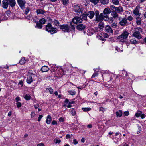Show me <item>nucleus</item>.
I'll return each instance as SVG.
<instances>
[{
	"label": "nucleus",
	"instance_id": "34",
	"mask_svg": "<svg viewBox=\"0 0 146 146\" xmlns=\"http://www.w3.org/2000/svg\"><path fill=\"white\" fill-rule=\"evenodd\" d=\"M46 90L47 92H49L50 94H52L53 93V90L51 87L46 88Z\"/></svg>",
	"mask_w": 146,
	"mask_h": 146
},
{
	"label": "nucleus",
	"instance_id": "44",
	"mask_svg": "<svg viewBox=\"0 0 146 146\" xmlns=\"http://www.w3.org/2000/svg\"><path fill=\"white\" fill-rule=\"evenodd\" d=\"M54 24L56 26H59V22L56 20H54V21H53Z\"/></svg>",
	"mask_w": 146,
	"mask_h": 146
},
{
	"label": "nucleus",
	"instance_id": "6",
	"mask_svg": "<svg viewBox=\"0 0 146 146\" xmlns=\"http://www.w3.org/2000/svg\"><path fill=\"white\" fill-rule=\"evenodd\" d=\"M129 35V33L128 32V31L126 29H124L121 34L117 37V38L119 39L121 38H122L126 39L127 38Z\"/></svg>",
	"mask_w": 146,
	"mask_h": 146
},
{
	"label": "nucleus",
	"instance_id": "33",
	"mask_svg": "<svg viewBox=\"0 0 146 146\" xmlns=\"http://www.w3.org/2000/svg\"><path fill=\"white\" fill-rule=\"evenodd\" d=\"M37 14H44V11L42 9H38L37 10Z\"/></svg>",
	"mask_w": 146,
	"mask_h": 146
},
{
	"label": "nucleus",
	"instance_id": "9",
	"mask_svg": "<svg viewBox=\"0 0 146 146\" xmlns=\"http://www.w3.org/2000/svg\"><path fill=\"white\" fill-rule=\"evenodd\" d=\"M18 3L20 6V7L22 9H23L25 7V5L26 3V2L24 0H17Z\"/></svg>",
	"mask_w": 146,
	"mask_h": 146
},
{
	"label": "nucleus",
	"instance_id": "11",
	"mask_svg": "<svg viewBox=\"0 0 146 146\" xmlns=\"http://www.w3.org/2000/svg\"><path fill=\"white\" fill-rule=\"evenodd\" d=\"M111 15L112 16V17H113V18L116 19L117 18L119 20H120L121 19V17L119 16L117 13L115 11L112 12Z\"/></svg>",
	"mask_w": 146,
	"mask_h": 146
},
{
	"label": "nucleus",
	"instance_id": "7",
	"mask_svg": "<svg viewBox=\"0 0 146 146\" xmlns=\"http://www.w3.org/2000/svg\"><path fill=\"white\" fill-rule=\"evenodd\" d=\"M140 7L139 6H137L133 10V13L136 17H140L141 13L139 12Z\"/></svg>",
	"mask_w": 146,
	"mask_h": 146
},
{
	"label": "nucleus",
	"instance_id": "60",
	"mask_svg": "<svg viewBox=\"0 0 146 146\" xmlns=\"http://www.w3.org/2000/svg\"><path fill=\"white\" fill-rule=\"evenodd\" d=\"M42 117H43V116L42 115H40L38 117V121H40L41 118Z\"/></svg>",
	"mask_w": 146,
	"mask_h": 146
},
{
	"label": "nucleus",
	"instance_id": "8",
	"mask_svg": "<svg viewBox=\"0 0 146 146\" xmlns=\"http://www.w3.org/2000/svg\"><path fill=\"white\" fill-rule=\"evenodd\" d=\"M72 21L74 23L77 24L81 23L82 20L81 17L76 16L73 19Z\"/></svg>",
	"mask_w": 146,
	"mask_h": 146
},
{
	"label": "nucleus",
	"instance_id": "45",
	"mask_svg": "<svg viewBox=\"0 0 146 146\" xmlns=\"http://www.w3.org/2000/svg\"><path fill=\"white\" fill-rule=\"evenodd\" d=\"M110 76V74L108 73H103L102 74V77L103 79H104V77L105 76Z\"/></svg>",
	"mask_w": 146,
	"mask_h": 146
},
{
	"label": "nucleus",
	"instance_id": "1",
	"mask_svg": "<svg viewBox=\"0 0 146 146\" xmlns=\"http://www.w3.org/2000/svg\"><path fill=\"white\" fill-rule=\"evenodd\" d=\"M70 26L68 25H62L60 26V28L64 32H68L70 31H72L74 30L75 27L72 25L71 23L70 24Z\"/></svg>",
	"mask_w": 146,
	"mask_h": 146
},
{
	"label": "nucleus",
	"instance_id": "39",
	"mask_svg": "<svg viewBox=\"0 0 146 146\" xmlns=\"http://www.w3.org/2000/svg\"><path fill=\"white\" fill-rule=\"evenodd\" d=\"M62 3L64 5H66L69 3V0H62Z\"/></svg>",
	"mask_w": 146,
	"mask_h": 146
},
{
	"label": "nucleus",
	"instance_id": "42",
	"mask_svg": "<svg viewBox=\"0 0 146 146\" xmlns=\"http://www.w3.org/2000/svg\"><path fill=\"white\" fill-rule=\"evenodd\" d=\"M112 1L113 4L115 5H117L119 3V1L118 0H112Z\"/></svg>",
	"mask_w": 146,
	"mask_h": 146
},
{
	"label": "nucleus",
	"instance_id": "28",
	"mask_svg": "<svg viewBox=\"0 0 146 146\" xmlns=\"http://www.w3.org/2000/svg\"><path fill=\"white\" fill-rule=\"evenodd\" d=\"M36 22V26H35V27L37 28L38 29H41L42 27V25L39 22Z\"/></svg>",
	"mask_w": 146,
	"mask_h": 146
},
{
	"label": "nucleus",
	"instance_id": "35",
	"mask_svg": "<svg viewBox=\"0 0 146 146\" xmlns=\"http://www.w3.org/2000/svg\"><path fill=\"white\" fill-rule=\"evenodd\" d=\"M39 22L42 25L43 24H45L46 20L42 18L39 20Z\"/></svg>",
	"mask_w": 146,
	"mask_h": 146
},
{
	"label": "nucleus",
	"instance_id": "16",
	"mask_svg": "<svg viewBox=\"0 0 146 146\" xmlns=\"http://www.w3.org/2000/svg\"><path fill=\"white\" fill-rule=\"evenodd\" d=\"M94 15V13L92 11H89L87 14V16L90 19H92Z\"/></svg>",
	"mask_w": 146,
	"mask_h": 146
},
{
	"label": "nucleus",
	"instance_id": "17",
	"mask_svg": "<svg viewBox=\"0 0 146 146\" xmlns=\"http://www.w3.org/2000/svg\"><path fill=\"white\" fill-rule=\"evenodd\" d=\"M85 28V26L83 24H79L77 25L76 27L77 29L79 31L84 30Z\"/></svg>",
	"mask_w": 146,
	"mask_h": 146
},
{
	"label": "nucleus",
	"instance_id": "24",
	"mask_svg": "<svg viewBox=\"0 0 146 146\" xmlns=\"http://www.w3.org/2000/svg\"><path fill=\"white\" fill-rule=\"evenodd\" d=\"M8 1L9 5L11 7H13L16 4L15 0H8Z\"/></svg>",
	"mask_w": 146,
	"mask_h": 146
},
{
	"label": "nucleus",
	"instance_id": "51",
	"mask_svg": "<svg viewBox=\"0 0 146 146\" xmlns=\"http://www.w3.org/2000/svg\"><path fill=\"white\" fill-rule=\"evenodd\" d=\"M16 104L17 105V107L18 108H19L21 107L22 106L21 103L20 102H17L16 103Z\"/></svg>",
	"mask_w": 146,
	"mask_h": 146
},
{
	"label": "nucleus",
	"instance_id": "58",
	"mask_svg": "<svg viewBox=\"0 0 146 146\" xmlns=\"http://www.w3.org/2000/svg\"><path fill=\"white\" fill-rule=\"evenodd\" d=\"M98 75V74L96 73H94L92 75V78H95L96 76H97Z\"/></svg>",
	"mask_w": 146,
	"mask_h": 146
},
{
	"label": "nucleus",
	"instance_id": "50",
	"mask_svg": "<svg viewBox=\"0 0 146 146\" xmlns=\"http://www.w3.org/2000/svg\"><path fill=\"white\" fill-rule=\"evenodd\" d=\"M18 84L21 87H22L24 85L23 81L22 80H20L19 82L18 83Z\"/></svg>",
	"mask_w": 146,
	"mask_h": 146
},
{
	"label": "nucleus",
	"instance_id": "10",
	"mask_svg": "<svg viewBox=\"0 0 146 146\" xmlns=\"http://www.w3.org/2000/svg\"><path fill=\"white\" fill-rule=\"evenodd\" d=\"M64 103V106L70 108L72 107L71 104L73 103V102H69L68 99H66Z\"/></svg>",
	"mask_w": 146,
	"mask_h": 146
},
{
	"label": "nucleus",
	"instance_id": "3",
	"mask_svg": "<svg viewBox=\"0 0 146 146\" xmlns=\"http://www.w3.org/2000/svg\"><path fill=\"white\" fill-rule=\"evenodd\" d=\"M46 30L47 31L50 33L52 34H54L56 32V29L53 28L51 24L48 23L46 27Z\"/></svg>",
	"mask_w": 146,
	"mask_h": 146
},
{
	"label": "nucleus",
	"instance_id": "2",
	"mask_svg": "<svg viewBox=\"0 0 146 146\" xmlns=\"http://www.w3.org/2000/svg\"><path fill=\"white\" fill-rule=\"evenodd\" d=\"M142 32V29L141 28H135L132 36L138 39H140L142 38L141 35L140 34V33Z\"/></svg>",
	"mask_w": 146,
	"mask_h": 146
},
{
	"label": "nucleus",
	"instance_id": "46",
	"mask_svg": "<svg viewBox=\"0 0 146 146\" xmlns=\"http://www.w3.org/2000/svg\"><path fill=\"white\" fill-rule=\"evenodd\" d=\"M101 2L103 4H106L108 2V0H101Z\"/></svg>",
	"mask_w": 146,
	"mask_h": 146
},
{
	"label": "nucleus",
	"instance_id": "15",
	"mask_svg": "<svg viewBox=\"0 0 146 146\" xmlns=\"http://www.w3.org/2000/svg\"><path fill=\"white\" fill-rule=\"evenodd\" d=\"M106 32L107 33H113V31L111 28V27L109 25H107L105 28Z\"/></svg>",
	"mask_w": 146,
	"mask_h": 146
},
{
	"label": "nucleus",
	"instance_id": "26",
	"mask_svg": "<svg viewBox=\"0 0 146 146\" xmlns=\"http://www.w3.org/2000/svg\"><path fill=\"white\" fill-rule=\"evenodd\" d=\"M69 111L72 115L74 116L76 114V113L75 110L73 108L70 109Z\"/></svg>",
	"mask_w": 146,
	"mask_h": 146
},
{
	"label": "nucleus",
	"instance_id": "61",
	"mask_svg": "<svg viewBox=\"0 0 146 146\" xmlns=\"http://www.w3.org/2000/svg\"><path fill=\"white\" fill-rule=\"evenodd\" d=\"M72 143L75 145L77 144L78 143V141L76 139H74Z\"/></svg>",
	"mask_w": 146,
	"mask_h": 146
},
{
	"label": "nucleus",
	"instance_id": "31",
	"mask_svg": "<svg viewBox=\"0 0 146 146\" xmlns=\"http://www.w3.org/2000/svg\"><path fill=\"white\" fill-rule=\"evenodd\" d=\"M82 109L83 111L85 112H88L91 110L90 108H82Z\"/></svg>",
	"mask_w": 146,
	"mask_h": 146
},
{
	"label": "nucleus",
	"instance_id": "21",
	"mask_svg": "<svg viewBox=\"0 0 146 146\" xmlns=\"http://www.w3.org/2000/svg\"><path fill=\"white\" fill-rule=\"evenodd\" d=\"M104 27V26L103 23L102 22H100L98 26V28L100 29V30H96V31H102Z\"/></svg>",
	"mask_w": 146,
	"mask_h": 146
},
{
	"label": "nucleus",
	"instance_id": "64",
	"mask_svg": "<svg viewBox=\"0 0 146 146\" xmlns=\"http://www.w3.org/2000/svg\"><path fill=\"white\" fill-rule=\"evenodd\" d=\"M37 146H44V145L43 143H41L38 144Z\"/></svg>",
	"mask_w": 146,
	"mask_h": 146
},
{
	"label": "nucleus",
	"instance_id": "37",
	"mask_svg": "<svg viewBox=\"0 0 146 146\" xmlns=\"http://www.w3.org/2000/svg\"><path fill=\"white\" fill-rule=\"evenodd\" d=\"M142 112L140 111H137L135 114V116L137 117H138L140 116L141 115V114Z\"/></svg>",
	"mask_w": 146,
	"mask_h": 146
},
{
	"label": "nucleus",
	"instance_id": "41",
	"mask_svg": "<svg viewBox=\"0 0 146 146\" xmlns=\"http://www.w3.org/2000/svg\"><path fill=\"white\" fill-rule=\"evenodd\" d=\"M69 94L71 95H74L76 94V92L74 90H69L68 91Z\"/></svg>",
	"mask_w": 146,
	"mask_h": 146
},
{
	"label": "nucleus",
	"instance_id": "12",
	"mask_svg": "<svg viewBox=\"0 0 146 146\" xmlns=\"http://www.w3.org/2000/svg\"><path fill=\"white\" fill-rule=\"evenodd\" d=\"M96 31V30L95 31V30L93 28H90L87 30V35L88 36H90L92 35Z\"/></svg>",
	"mask_w": 146,
	"mask_h": 146
},
{
	"label": "nucleus",
	"instance_id": "48",
	"mask_svg": "<svg viewBox=\"0 0 146 146\" xmlns=\"http://www.w3.org/2000/svg\"><path fill=\"white\" fill-rule=\"evenodd\" d=\"M117 39L119 41L123 43L125 42V39H126L125 38H121L119 39Z\"/></svg>",
	"mask_w": 146,
	"mask_h": 146
},
{
	"label": "nucleus",
	"instance_id": "30",
	"mask_svg": "<svg viewBox=\"0 0 146 146\" xmlns=\"http://www.w3.org/2000/svg\"><path fill=\"white\" fill-rule=\"evenodd\" d=\"M130 42L132 44H135L137 43V41L134 38L131 39L130 40Z\"/></svg>",
	"mask_w": 146,
	"mask_h": 146
},
{
	"label": "nucleus",
	"instance_id": "63",
	"mask_svg": "<svg viewBox=\"0 0 146 146\" xmlns=\"http://www.w3.org/2000/svg\"><path fill=\"white\" fill-rule=\"evenodd\" d=\"M99 12L98 11H95V16L96 17L99 15Z\"/></svg>",
	"mask_w": 146,
	"mask_h": 146
},
{
	"label": "nucleus",
	"instance_id": "38",
	"mask_svg": "<svg viewBox=\"0 0 146 146\" xmlns=\"http://www.w3.org/2000/svg\"><path fill=\"white\" fill-rule=\"evenodd\" d=\"M114 19L113 17H111L109 18V19L108 20V22L109 23L111 24L114 21Z\"/></svg>",
	"mask_w": 146,
	"mask_h": 146
},
{
	"label": "nucleus",
	"instance_id": "56",
	"mask_svg": "<svg viewBox=\"0 0 146 146\" xmlns=\"http://www.w3.org/2000/svg\"><path fill=\"white\" fill-rule=\"evenodd\" d=\"M129 114V112L128 111H125L124 113V114L125 116H127Z\"/></svg>",
	"mask_w": 146,
	"mask_h": 146
},
{
	"label": "nucleus",
	"instance_id": "18",
	"mask_svg": "<svg viewBox=\"0 0 146 146\" xmlns=\"http://www.w3.org/2000/svg\"><path fill=\"white\" fill-rule=\"evenodd\" d=\"M8 3L7 0H4L2 2V5L5 8H7L8 6Z\"/></svg>",
	"mask_w": 146,
	"mask_h": 146
},
{
	"label": "nucleus",
	"instance_id": "62",
	"mask_svg": "<svg viewBox=\"0 0 146 146\" xmlns=\"http://www.w3.org/2000/svg\"><path fill=\"white\" fill-rule=\"evenodd\" d=\"M15 100L16 102H18L20 100V99L19 97L17 96L15 98Z\"/></svg>",
	"mask_w": 146,
	"mask_h": 146
},
{
	"label": "nucleus",
	"instance_id": "20",
	"mask_svg": "<svg viewBox=\"0 0 146 146\" xmlns=\"http://www.w3.org/2000/svg\"><path fill=\"white\" fill-rule=\"evenodd\" d=\"M52 120L51 117L49 115H48L47 117L46 122L48 124H49L50 123Z\"/></svg>",
	"mask_w": 146,
	"mask_h": 146
},
{
	"label": "nucleus",
	"instance_id": "54",
	"mask_svg": "<svg viewBox=\"0 0 146 146\" xmlns=\"http://www.w3.org/2000/svg\"><path fill=\"white\" fill-rule=\"evenodd\" d=\"M54 142L56 143H60V142H61L60 140L59 139H55L54 140Z\"/></svg>",
	"mask_w": 146,
	"mask_h": 146
},
{
	"label": "nucleus",
	"instance_id": "14",
	"mask_svg": "<svg viewBox=\"0 0 146 146\" xmlns=\"http://www.w3.org/2000/svg\"><path fill=\"white\" fill-rule=\"evenodd\" d=\"M103 13L100 14L99 15L96 17V20L97 21H100V22L102 21L103 19Z\"/></svg>",
	"mask_w": 146,
	"mask_h": 146
},
{
	"label": "nucleus",
	"instance_id": "25",
	"mask_svg": "<svg viewBox=\"0 0 146 146\" xmlns=\"http://www.w3.org/2000/svg\"><path fill=\"white\" fill-rule=\"evenodd\" d=\"M102 36V34L101 33H98L97 37L98 39L101 40L102 41H104L105 39Z\"/></svg>",
	"mask_w": 146,
	"mask_h": 146
},
{
	"label": "nucleus",
	"instance_id": "4",
	"mask_svg": "<svg viewBox=\"0 0 146 146\" xmlns=\"http://www.w3.org/2000/svg\"><path fill=\"white\" fill-rule=\"evenodd\" d=\"M74 11L77 13H81L82 14L83 13V9L81 5L75 4L73 6Z\"/></svg>",
	"mask_w": 146,
	"mask_h": 146
},
{
	"label": "nucleus",
	"instance_id": "5",
	"mask_svg": "<svg viewBox=\"0 0 146 146\" xmlns=\"http://www.w3.org/2000/svg\"><path fill=\"white\" fill-rule=\"evenodd\" d=\"M36 77V75L33 74H31L27 76V82L28 84H31L33 81L35 80V78Z\"/></svg>",
	"mask_w": 146,
	"mask_h": 146
},
{
	"label": "nucleus",
	"instance_id": "29",
	"mask_svg": "<svg viewBox=\"0 0 146 146\" xmlns=\"http://www.w3.org/2000/svg\"><path fill=\"white\" fill-rule=\"evenodd\" d=\"M136 17V23L138 25H140L141 23V19L139 17Z\"/></svg>",
	"mask_w": 146,
	"mask_h": 146
},
{
	"label": "nucleus",
	"instance_id": "36",
	"mask_svg": "<svg viewBox=\"0 0 146 146\" xmlns=\"http://www.w3.org/2000/svg\"><path fill=\"white\" fill-rule=\"evenodd\" d=\"M111 26L114 28L116 27L117 25V24L116 22L114 21L111 24Z\"/></svg>",
	"mask_w": 146,
	"mask_h": 146
},
{
	"label": "nucleus",
	"instance_id": "55",
	"mask_svg": "<svg viewBox=\"0 0 146 146\" xmlns=\"http://www.w3.org/2000/svg\"><path fill=\"white\" fill-rule=\"evenodd\" d=\"M31 117L33 118L34 117L35 115V113L34 112H32L31 113Z\"/></svg>",
	"mask_w": 146,
	"mask_h": 146
},
{
	"label": "nucleus",
	"instance_id": "43",
	"mask_svg": "<svg viewBox=\"0 0 146 146\" xmlns=\"http://www.w3.org/2000/svg\"><path fill=\"white\" fill-rule=\"evenodd\" d=\"M82 19L85 20H87V14L85 13H84L82 15Z\"/></svg>",
	"mask_w": 146,
	"mask_h": 146
},
{
	"label": "nucleus",
	"instance_id": "23",
	"mask_svg": "<svg viewBox=\"0 0 146 146\" xmlns=\"http://www.w3.org/2000/svg\"><path fill=\"white\" fill-rule=\"evenodd\" d=\"M49 68L48 66H44L42 67L41 69V70L43 72H45L48 71Z\"/></svg>",
	"mask_w": 146,
	"mask_h": 146
},
{
	"label": "nucleus",
	"instance_id": "13",
	"mask_svg": "<svg viewBox=\"0 0 146 146\" xmlns=\"http://www.w3.org/2000/svg\"><path fill=\"white\" fill-rule=\"evenodd\" d=\"M127 19L125 17L123 18L122 20L119 22L120 25L122 26L125 25L127 23Z\"/></svg>",
	"mask_w": 146,
	"mask_h": 146
},
{
	"label": "nucleus",
	"instance_id": "49",
	"mask_svg": "<svg viewBox=\"0 0 146 146\" xmlns=\"http://www.w3.org/2000/svg\"><path fill=\"white\" fill-rule=\"evenodd\" d=\"M115 50L117 51L118 52H123V50L122 49V48L120 49V48H119L118 47L116 46L115 47Z\"/></svg>",
	"mask_w": 146,
	"mask_h": 146
},
{
	"label": "nucleus",
	"instance_id": "47",
	"mask_svg": "<svg viewBox=\"0 0 146 146\" xmlns=\"http://www.w3.org/2000/svg\"><path fill=\"white\" fill-rule=\"evenodd\" d=\"M108 16L107 15H103V19L106 21H108L109 19Z\"/></svg>",
	"mask_w": 146,
	"mask_h": 146
},
{
	"label": "nucleus",
	"instance_id": "22",
	"mask_svg": "<svg viewBox=\"0 0 146 146\" xmlns=\"http://www.w3.org/2000/svg\"><path fill=\"white\" fill-rule=\"evenodd\" d=\"M122 115V111L121 110H119L116 112V115L117 117H120Z\"/></svg>",
	"mask_w": 146,
	"mask_h": 146
},
{
	"label": "nucleus",
	"instance_id": "27",
	"mask_svg": "<svg viewBox=\"0 0 146 146\" xmlns=\"http://www.w3.org/2000/svg\"><path fill=\"white\" fill-rule=\"evenodd\" d=\"M115 8V10L117 11V12L120 13L123 11V9L122 7L119 6Z\"/></svg>",
	"mask_w": 146,
	"mask_h": 146
},
{
	"label": "nucleus",
	"instance_id": "53",
	"mask_svg": "<svg viewBox=\"0 0 146 146\" xmlns=\"http://www.w3.org/2000/svg\"><path fill=\"white\" fill-rule=\"evenodd\" d=\"M106 110V109L103 107H101L100 108L99 111H102L104 112Z\"/></svg>",
	"mask_w": 146,
	"mask_h": 146
},
{
	"label": "nucleus",
	"instance_id": "57",
	"mask_svg": "<svg viewBox=\"0 0 146 146\" xmlns=\"http://www.w3.org/2000/svg\"><path fill=\"white\" fill-rule=\"evenodd\" d=\"M127 19L129 21H130L132 20L133 17L131 16H130L127 17Z\"/></svg>",
	"mask_w": 146,
	"mask_h": 146
},
{
	"label": "nucleus",
	"instance_id": "19",
	"mask_svg": "<svg viewBox=\"0 0 146 146\" xmlns=\"http://www.w3.org/2000/svg\"><path fill=\"white\" fill-rule=\"evenodd\" d=\"M104 14V15H108L111 13L110 9L109 8H106L103 11Z\"/></svg>",
	"mask_w": 146,
	"mask_h": 146
},
{
	"label": "nucleus",
	"instance_id": "32",
	"mask_svg": "<svg viewBox=\"0 0 146 146\" xmlns=\"http://www.w3.org/2000/svg\"><path fill=\"white\" fill-rule=\"evenodd\" d=\"M25 62V59L24 57H22L19 62V63L21 64H24Z\"/></svg>",
	"mask_w": 146,
	"mask_h": 146
},
{
	"label": "nucleus",
	"instance_id": "52",
	"mask_svg": "<svg viewBox=\"0 0 146 146\" xmlns=\"http://www.w3.org/2000/svg\"><path fill=\"white\" fill-rule=\"evenodd\" d=\"M90 1L95 4H96L98 2L99 0H90Z\"/></svg>",
	"mask_w": 146,
	"mask_h": 146
},
{
	"label": "nucleus",
	"instance_id": "40",
	"mask_svg": "<svg viewBox=\"0 0 146 146\" xmlns=\"http://www.w3.org/2000/svg\"><path fill=\"white\" fill-rule=\"evenodd\" d=\"M31 97L29 95L26 94L24 97V98L26 100H29L31 99Z\"/></svg>",
	"mask_w": 146,
	"mask_h": 146
},
{
	"label": "nucleus",
	"instance_id": "59",
	"mask_svg": "<svg viewBox=\"0 0 146 146\" xmlns=\"http://www.w3.org/2000/svg\"><path fill=\"white\" fill-rule=\"evenodd\" d=\"M29 11V9L28 8H27L25 11V13L27 14L28 13Z\"/></svg>",
	"mask_w": 146,
	"mask_h": 146
}]
</instances>
